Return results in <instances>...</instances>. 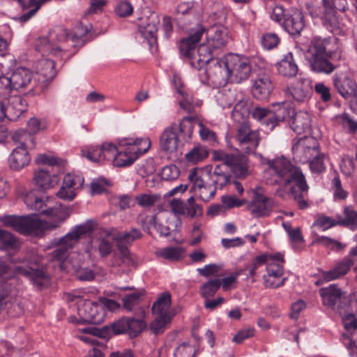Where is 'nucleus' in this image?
<instances>
[{
    "label": "nucleus",
    "mask_w": 357,
    "mask_h": 357,
    "mask_svg": "<svg viewBox=\"0 0 357 357\" xmlns=\"http://www.w3.org/2000/svg\"><path fill=\"white\" fill-rule=\"evenodd\" d=\"M36 162L47 165L48 167L35 172V186L25 195L24 203L28 208L35 211L38 215L46 216L49 220H40L33 213L27 215H3L0 216V222L3 226L22 234L43 236L46 231L59 227L70 216L72 206L61 203L47 206L46 204L50 197L46 195L45 191L59 183L56 173L60 171L62 161L47 154H39Z\"/></svg>",
    "instance_id": "f257e3e1"
},
{
    "label": "nucleus",
    "mask_w": 357,
    "mask_h": 357,
    "mask_svg": "<svg viewBox=\"0 0 357 357\" xmlns=\"http://www.w3.org/2000/svg\"><path fill=\"white\" fill-rule=\"evenodd\" d=\"M89 29L83 26L79 22L75 30L71 33L69 30L62 26H55L50 30L46 36L39 37L35 42V50L40 52L43 56L52 54L54 56L62 55L63 50L59 43L70 39L75 47H82L88 40Z\"/></svg>",
    "instance_id": "f03ea898"
},
{
    "label": "nucleus",
    "mask_w": 357,
    "mask_h": 357,
    "mask_svg": "<svg viewBox=\"0 0 357 357\" xmlns=\"http://www.w3.org/2000/svg\"><path fill=\"white\" fill-rule=\"evenodd\" d=\"M206 35V42L212 50L220 54L227 43V31L223 26H214L206 29L201 24L191 29L188 36L180 40L178 48L181 56L191 58L202 36Z\"/></svg>",
    "instance_id": "7ed1b4c3"
},
{
    "label": "nucleus",
    "mask_w": 357,
    "mask_h": 357,
    "mask_svg": "<svg viewBox=\"0 0 357 357\" xmlns=\"http://www.w3.org/2000/svg\"><path fill=\"white\" fill-rule=\"evenodd\" d=\"M197 121L195 116H185L177 126L172 123L167 127L160 137V147L167 153L177 151L182 140L188 142L191 139L194 130V123Z\"/></svg>",
    "instance_id": "20e7f679"
},
{
    "label": "nucleus",
    "mask_w": 357,
    "mask_h": 357,
    "mask_svg": "<svg viewBox=\"0 0 357 357\" xmlns=\"http://www.w3.org/2000/svg\"><path fill=\"white\" fill-rule=\"evenodd\" d=\"M334 39L333 37L321 36H314L312 38L309 49L310 56L308 61L310 69L314 73L330 75L337 68L329 60L333 51L328 47Z\"/></svg>",
    "instance_id": "39448f33"
},
{
    "label": "nucleus",
    "mask_w": 357,
    "mask_h": 357,
    "mask_svg": "<svg viewBox=\"0 0 357 357\" xmlns=\"http://www.w3.org/2000/svg\"><path fill=\"white\" fill-rule=\"evenodd\" d=\"M320 19L323 26L330 32L340 30L337 10L345 12L349 9L347 0H321Z\"/></svg>",
    "instance_id": "423d86ee"
},
{
    "label": "nucleus",
    "mask_w": 357,
    "mask_h": 357,
    "mask_svg": "<svg viewBox=\"0 0 357 357\" xmlns=\"http://www.w3.org/2000/svg\"><path fill=\"white\" fill-rule=\"evenodd\" d=\"M227 63L229 70V82L239 84L250 77L252 64L249 57L237 54H228Z\"/></svg>",
    "instance_id": "0eeeda50"
},
{
    "label": "nucleus",
    "mask_w": 357,
    "mask_h": 357,
    "mask_svg": "<svg viewBox=\"0 0 357 357\" xmlns=\"http://www.w3.org/2000/svg\"><path fill=\"white\" fill-rule=\"evenodd\" d=\"M10 75L13 86L15 91L25 89L29 86L30 89L25 94L26 96H34L40 92L36 75L29 68L22 66L15 68L11 72Z\"/></svg>",
    "instance_id": "6e6552de"
},
{
    "label": "nucleus",
    "mask_w": 357,
    "mask_h": 357,
    "mask_svg": "<svg viewBox=\"0 0 357 357\" xmlns=\"http://www.w3.org/2000/svg\"><path fill=\"white\" fill-rule=\"evenodd\" d=\"M227 55L219 59L218 56L212 59L203 68L206 79L218 86H225L229 82V70L227 67Z\"/></svg>",
    "instance_id": "1a4fd4ad"
},
{
    "label": "nucleus",
    "mask_w": 357,
    "mask_h": 357,
    "mask_svg": "<svg viewBox=\"0 0 357 357\" xmlns=\"http://www.w3.org/2000/svg\"><path fill=\"white\" fill-rule=\"evenodd\" d=\"M258 190H261V188L257 187L254 190L253 198L248 203L247 209L250 211L253 218L268 217L273 209V200L259 192Z\"/></svg>",
    "instance_id": "9d476101"
},
{
    "label": "nucleus",
    "mask_w": 357,
    "mask_h": 357,
    "mask_svg": "<svg viewBox=\"0 0 357 357\" xmlns=\"http://www.w3.org/2000/svg\"><path fill=\"white\" fill-rule=\"evenodd\" d=\"M35 75L39 91L41 92L56 75L54 61L45 57L39 59L36 64Z\"/></svg>",
    "instance_id": "9b49d317"
},
{
    "label": "nucleus",
    "mask_w": 357,
    "mask_h": 357,
    "mask_svg": "<svg viewBox=\"0 0 357 357\" xmlns=\"http://www.w3.org/2000/svg\"><path fill=\"white\" fill-rule=\"evenodd\" d=\"M279 177L284 180L285 185L294 183L300 191L307 192L308 190L309 187L301 169L289 162L283 163V170Z\"/></svg>",
    "instance_id": "f8f14e48"
},
{
    "label": "nucleus",
    "mask_w": 357,
    "mask_h": 357,
    "mask_svg": "<svg viewBox=\"0 0 357 357\" xmlns=\"http://www.w3.org/2000/svg\"><path fill=\"white\" fill-rule=\"evenodd\" d=\"M16 271L18 274L28 278L39 289H43L50 280L46 269L38 265L17 266Z\"/></svg>",
    "instance_id": "ddd939ff"
},
{
    "label": "nucleus",
    "mask_w": 357,
    "mask_h": 357,
    "mask_svg": "<svg viewBox=\"0 0 357 357\" xmlns=\"http://www.w3.org/2000/svg\"><path fill=\"white\" fill-rule=\"evenodd\" d=\"M333 85L335 91L346 100L357 97V84L345 73H335L333 76Z\"/></svg>",
    "instance_id": "4468645a"
},
{
    "label": "nucleus",
    "mask_w": 357,
    "mask_h": 357,
    "mask_svg": "<svg viewBox=\"0 0 357 357\" xmlns=\"http://www.w3.org/2000/svg\"><path fill=\"white\" fill-rule=\"evenodd\" d=\"M218 56L219 54L218 52L215 50H212V48L209 47V44L206 42L200 44L199 46L197 45L192 57L188 59H189V63L191 67L202 71L204 66Z\"/></svg>",
    "instance_id": "2eb2a0df"
},
{
    "label": "nucleus",
    "mask_w": 357,
    "mask_h": 357,
    "mask_svg": "<svg viewBox=\"0 0 357 357\" xmlns=\"http://www.w3.org/2000/svg\"><path fill=\"white\" fill-rule=\"evenodd\" d=\"M142 20V22L138 24V33L147 41L150 47H152L157 43L159 17L153 13L146 19Z\"/></svg>",
    "instance_id": "dca6fc26"
},
{
    "label": "nucleus",
    "mask_w": 357,
    "mask_h": 357,
    "mask_svg": "<svg viewBox=\"0 0 357 357\" xmlns=\"http://www.w3.org/2000/svg\"><path fill=\"white\" fill-rule=\"evenodd\" d=\"M99 301H92L86 300L84 302L82 307H79L78 311L80 315L84 316L78 320L79 324H99L103 321L102 314L99 312V308H102L99 305Z\"/></svg>",
    "instance_id": "f3484780"
},
{
    "label": "nucleus",
    "mask_w": 357,
    "mask_h": 357,
    "mask_svg": "<svg viewBox=\"0 0 357 357\" xmlns=\"http://www.w3.org/2000/svg\"><path fill=\"white\" fill-rule=\"evenodd\" d=\"M274 85L268 75L261 74L254 81L252 88L253 97L259 100H266L271 96Z\"/></svg>",
    "instance_id": "a211bd4d"
},
{
    "label": "nucleus",
    "mask_w": 357,
    "mask_h": 357,
    "mask_svg": "<svg viewBox=\"0 0 357 357\" xmlns=\"http://www.w3.org/2000/svg\"><path fill=\"white\" fill-rule=\"evenodd\" d=\"M6 105L8 119L10 121L18 120L27 112L28 102L21 96H10L6 100Z\"/></svg>",
    "instance_id": "6ab92c4d"
},
{
    "label": "nucleus",
    "mask_w": 357,
    "mask_h": 357,
    "mask_svg": "<svg viewBox=\"0 0 357 357\" xmlns=\"http://www.w3.org/2000/svg\"><path fill=\"white\" fill-rule=\"evenodd\" d=\"M226 166L230 168L231 172L236 178L244 179L248 173V158L243 154L231 153L229 158H226Z\"/></svg>",
    "instance_id": "aec40b11"
},
{
    "label": "nucleus",
    "mask_w": 357,
    "mask_h": 357,
    "mask_svg": "<svg viewBox=\"0 0 357 357\" xmlns=\"http://www.w3.org/2000/svg\"><path fill=\"white\" fill-rule=\"evenodd\" d=\"M291 96L298 102L309 100L312 94V81L308 78L298 79L294 86L288 88Z\"/></svg>",
    "instance_id": "412c9836"
},
{
    "label": "nucleus",
    "mask_w": 357,
    "mask_h": 357,
    "mask_svg": "<svg viewBox=\"0 0 357 357\" xmlns=\"http://www.w3.org/2000/svg\"><path fill=\"white\" fill-rule=\"evenodd\" d=\"M119 145L130 147L132 151V158H135L136 160L139 156L149 151L151 142L147 138L125 137L119 141Z\"/></svg>",
    "instance_id": "4be33fe9"
},
{
    "label": "nucleus",
    "mask_w": 357,
    "mask_h": 357,
    "mask_svg": "<svg viewBox=\"0 0 357 357\" xmlns=\"http://www.w3.org/2000/svg\"><path fill=\"white\" fill-rule=\"evenodd\" d=\"M278 73L282 77L294 78L298 72V67L292 52L284 54L282 59L275 63Z\"/></svg>",
    "instance_id": "5701e85b"
},
{
    "label": "nucleus",
    "mask_w": 357,
    "mask_h": 357,
    "mask_svg": "<svg viewBox=\"0 0 357 357\" xmlns=\"http://www.w3.org/2000/svg\"><path fill=\"white\" fill-rule=\"evenodd\" d=\"M30 160L31 157L25 142H20V146L13 151L8 158L10 168L15 170H20L28 165Z\"/></svg>",
    "instance_id": "b1692460"
},
{
    "label": "nucleus",
    "mask_w": 357,
    "mask_h": 357,
    "mask_svg": "<svg viewBox=\"0 0 357 357\" xmlns=\"http://www.w3.org/2000/svg\"><path fill=\"white\" fill-rule=\"evenodd\" d=\"M273 124L271 126V129H274L278 126L280 122L291 119V116L295 114L294 107L291 102H277L272 105Z\"/></svg>",
    "instance_id": "393cba45"
},
{
    "label": "nucleus",
    "mask_w": 357,
    "mask_h": 357,
    "mask_svg": "<svg viewBox=\"0 0 357 357\" xmlns=\"http://www.w3.org/2000/svg\"><path fill=\"white\" fill-rule=\"evenodd\" d=\"M282 27L291 36H298L305 27L304 17L301 12L288 13L283 22Z\"/></svg>",
    "instance_id": "a878e982"
},
{
    "label": "nucleus",
    "mask_w": 357,
    "mask_h": 357,
    "mask_svg": "<svg viewBox=\"0 0 357 357\" xmlns=\"http://www.w3.org/2000/svg\"><path fill=\"white\" fill-rule=\"evenodd\" d=\"M291 128L297 134L310 133L311 130V119L307 113L295 112L289 120Z\"/></svg>",
    "instance_id": "bb28decb"
},
{
    "label": "nucleus",
    "mask_w": 357,
    "mask_h": 357,
    "mask_svg": "<svg viewBox=\"0 0 357 357\" xmlns=\"http://www.w3.org/2000/svg\"><path fill=\"white\" fill-rule=\"evenodd\" d=\"M355 261L353 259L345 256L335 264L333 268L328 271H324V279L327 281H331L345 275L350 271Z\"/></svg>",
    "instance_id": "cd10ccee"
},
{
    "label": "nucleus",
    "mask_w": 357,
    "mask_h": 357,
    "mask_svg": "<svg viewBox=\"0 0 357 357\" xmlns=\"http://www.w3.org/2000/svg\"><path fill=\"white\" fill-rule=\"evenodd\" d=\"M319 294L323 304L328 307H334L338 301L342 300V291L335 284L320 289Z\"/></svg>",
    "instance_id": "c85d7f7f"
},
{
    "label": "nucleus",
    "mask_w": 357,
    "mask_h": 357,
    "mask_svg": "<svg viewBox=\"0 0 357 357\" xmlns=\"http://www.w3.org/2000/svg\"><path fill=\"white\" fill-rule=\"evenodd\" d=\"M337 223L339 226L351 229L357 227V212L351 206H347L343 209V215H337Z\"/></svg>",
    "instance_id": "c756f323"
},
{
    "label": "nucleus",
    "mask_w": 357,
    "mask_h": 357,
    "mask_svg": "<svg viewBox=\"0 0 357 357\" xmlns=\"http://www.w3.org/2000/svg\"><path fill=\"white\" fill-rule=\"evenodd\" d=\"M252 117L260 121L267 131H272L271 126L273 124V109L255 107L252 112Z\"/></svg>",
    "instance_id": "7c9ffc66"
},
{
    "label": "nucleus",
    "mask_w": 357,
    "mask_h": 357,
    "mask_svg": "<svg viewBox=\"0 0 357 357\" xmlns=\"http://www.w3.org/2000/svg\"><path fill=\"white\" fill-rule=\"evenodd\" d=\"M93 220H88L85 223L76 225L70 231L65 235L68 242L73 243L79 241L82 235L90 234L93 231Z\"/></svg>",
    "instance_id": "2f4dec72"
},
{
    "label": "nucleus",
    "mask_w": 357,
    "mask_h": 357,
    "mask_svg": "<svg viewBox=\"0 0 357 357\" xmlns=\"http://www.w3.org/2000/svg\"><path fill=\"white\" fill-rule=\"evenodd\" d=\"M303 146L304 148L316 150L317 153L319 151V143L318 140L312 136L305 135L293 145L292 152L295 157H299L300 147Z\"/></svg>",
    "instance_id": "473e14b6"
},
{
    "label": "nucleus",
    "mask_w": 357,
    "mask_h": 357,
    "mask_svg": "<svg viewBox=\"0 0 357 357\" xmlns=\"http://www.w3.org/2000/svg\"><path fill=\"white\" fill-rule=\"evenodd\" d=\"M212 179L213 189L210 190L209 195L205 198L202 194L199 195V199L204 202H209L210 199L215 196L218 185H219L220 189H222L225 185L231 183V176L226 173L216 176L215 179ZM202 193H203V192Z\"/></svg>",
    "instance_id": "72a5a7b5"
},
{
    "label": "nucleus",
    "mask_w": 357,
    "mask_h": 357,
    "mask_svg": "<svg viewBox=\"0 0 357 357\" xmlns=\"http://www.w3.org/2000/svg\"><path fill=\"white\" fill-rule=\"evenodd\" d=\"M127 321L128 335L131 338L137 337L146 327V324L142 318L127 317Z\"/></svg>",
    "instance_id": "f704fd0d"
},
{
    "label": "nucleus",
    "mask_w": 357,
    "mask_h": 357,
    "mask_svg": "<svg viewBox=\"0 0 357 357\" xmlns=\"http://www.w3.org/2000/svg\"><path fill=\"white\" fill-rule=\"evenodd\" d=\"M221 287L219 279H211L200 287L199 294L203 298L213 297Z\"/></svg>",
    "instance_id": "c9c22d12"
},
{
    "label": "nucleus",
    "mask_w": 357,
    "mask_h": 357,
    "mask_svg": "<svg viewBox=\"0 0 357 357\" xmlns=\"http://www.w3.org/2000/svg\"><path fill=\"white\" fill-rule=\"evenodd\" d=\"M331 190L333 192V199L337 200H345L349 195V192L344 189L340 176L337 172H335V176L331 181Z\"/></svg>",
    "instance_id": "e433bc0d"
},
{
    "label": "nucleus",
    "mask_w": 357,
    "mask_h": 357,
    "mask_svg": "<svg viewBox=\"0 0 357 357\" xmlns=\"http://www.w3.org/2000/svg\"><path fill=\"white\" fill-rule=\"evenodd\" d=\"M208 156V151L204 146H195L185 155L188 162L196 164Z\"/></svg>",
    "instance_id": "4c0bfd02"
},
{
    "label": "nucleus",
    "mask_w": 357,
    "mask_h": 357,
    "mask_svg": "<svg viewBox=\"0 0 357 357\" xmlns=\"http://www.w3.org/2000/svg\"><path fill=\"white\" fill-rule=\"evenodd\" d=\"M171 305V294L165 292L153 303L152 311L153 313H167Z\"/></svg>",
    "instance_id": "58836bf2"
},
{
    "label": "nucleus",
    "mask_w": 357,
    "mask_h": 357,
    "mask_svg": "<svg viewBox=\"0 0 357 357\" xmlns=\"http://www.w3.org/2000/svg\"><path fill=\"white\" fill-rule=\"evenodd\" d=\"M145 295V290L140 289L126 295L122 298L123 307L128 311H132L133 307L138 305L142 298Z\"/></svg>",
    "instance_id": "ea45409f"
},
{
    "label": "nucleus",
    "mask_w": 357,
    "mask_h": 357,
    "mask_svg": "<svg viewBox=\"0 0 357 357\" xmlns=\"http://www.w3.org/2000/svg\"><path fill=\"white\" fill-rule=\"evenodd\" d=\"M114 160L116 166L123 167L133 164L135 158H132V151L128 147L124 151H118Z\"/></svg>",
    "instance_id": "a19ab883"
},
{
    "label": "nucleus",
    "mask_w": 357,
    "mask_h": 357,
    "mask_svg": "<svg viewBox=\"0 0 357 357\" xmlns=\"http://www.w3.org/2000/svg\"><path fill=\"white\" fill-rule=\"evenodd\" d=\"M158 317L150 325V329L153 333L158 335L162 333L165 325L170 322L171 317L167 313H157Z\"/></svg>",
    "instance_id": "79ce46f5"
},
{
    "label": "nucleus",
    "mask_w": 357,
    "mask_h": 357,
    "mask_svg": "<svg viewBox=\"0 0 357 357\" xmlns=\"http://www.w3.org/2000/svg\"><path fill=\"white\" fill-rule=\"evenodd\" d=\"M183 252V249L181 247H167L160 251V256L170 261H178Z\"/></svg>",
    "instance_id": "37998d69"
},
{
    "label": "nucleus",
    "mask_w": 357,
    "mask_h": 357,
    "mask_svg": "<svg viewBox=\"0 0 357 357\" xmlns=\"http://www.w3.org/2000/svg\"><path fill=\"white\" fill-rule=\"evenodd\" d=\"M325 155L320 151L315 153V155L309 161L310 168L312 172L320 174L325 171L326 167L324 163Z\"/></svg>",
    "instance_id": "c03bdc74"
},
{
    "label": "nucleus",
    "mask_w": 357,
    "mask_h": 357,
    "mask_svg": "<svg viewBox=\"0 0 357 357\" xmlns=\"http://www.w3.org/2000/svg\"><path fill=\"white\" fill-rule=\"evenodd\" d=\"M280 43V38L274 33H266L261 38V44L264 49L272 50Z\"/></svg>",
    "instance_id": "a18cd8bd"
},
{
    "label": "nucleus",
    "mask_w": 357,
    "mask_h": 357,
    "mask_svg": "<svg viewBox=\"0 0 357 357\" xmlns=\"http://www.w3.org/2000/svg\"><path fill=\"white\" fill-rule=\"evenodd\" d=\"M16 238L10 232L0 229V245L2 249L13 248Z\"/></svg>",
    "instance_id": "49530a36"
},
{
    "label": "nucleus",
    "mask_w": 357,
    "mask_h": 357,
    "mask_svg": "<svg viewBox=\"0 0 357 357\" xmlns=\"http://www.w3.org/2000/svg\"><path fill=\"white\" fill-rule=\"evenodd\" d=\"M142 236L141 231L137 228H132L130 231L119 233L116 235L119 240L121 239L129 245L135 240L141 238Z\"/></svg>",
    "instance_id": "de8ad7c7"
},
{
    "label": "nucleus",
    "mask_w": 357,
    "mask_h": 357,
    "mask_svg": "<svg viewBox=\"0 0 357 357\" xmlns=\"http://www.w3.org/2000/svg\"><path fill=\"white\" fill-rule=\"evenodd\" d=\"M179 174L180 169L175 165L165 166L160 172L161 178L165 181L174 180Z\"/></svg>",
    "instance_id": "09e8293b"
},
{
    "label": "nucleus",
    "mask_w": 357,
    "mask_h": 357,
    "mask_svg": "<svg viewBox=\"0 0 357 357\" xmlns=\"http://www.w3.org/2000/svg\"><path fill=\"white\" fill-rule=\"evenodd\" d=\"M314 89L315 93L319 96L322 102L326 103L332 100L333 96L331 92V89L324 83H316Z\"/></svg>",
    "instance_id": "8fccbe9b"
},
{
    "label": "nucleus",
    "mask_w": 357,
    "mask_h": 357,
    "mask_svg": "<svg viewBox=\"0 0 357 357\" xmlns=\"http://www.w3.org/2000/svg\"><path fill=\"white\" fill-rule=\"evenodd\" d=\"M110 182L105 178L93 180L91 183V193L101 195L106 191L105 186H109Z\"/></svg>",
    "instance_id": "3c124183"
},
{
    "label": "nucleus",
    "mask_w": 357,
    "mask_h": 357,
    "mask_svg": "<svg viewBox=\"0 0 357 357\" xmlns=\"http://www.w3.org/2000/svg\"><path fill=\"white\" fill-rule=\"evenodd\" d=\"M13 285L12 282L6 280L0 282V309L7 301H5L13 292Z\"/></svg>",
    "instance_id": "603ef678"
},
{
    "label": "nucleus",
    "mask_w": 357,
    "mask_h": 357,
    "mask_svg": "<svg viewBox=\"0 0 357 357\" xmlns=\"http://www.w3.org/2000/svg\"><path fill=\"white\" fill-rule=\"evenodd\" d=\"M102 149V158L104 160H114L117 155L118 149L113 143H105L101 146Z\"/></svg>",
    "instance_id": "864d4df0"
},
{
    "label": "nucleus",
    "mask_w": 357,
    "mask_h": 357,
    "mask_svg": "<svg viewBox=\"0 0 357 357\" xmlns=\"http://www.w3.org/2000/svg\"><path fill=\"white\" fill-rule=\"evenodd\" d=\"M336 225H338L337 220L324 215L319 216L313 223V226H319L321 227L324 231Z\"/></svg>",
    "instance_id": "5fc2aeb1"
},
{
    "label": "nucleus",
    "mask_w": 357,
    "mask_h": 357,
    "mask_svg": "<svg viewBox=\"0 0 357 357\" xmlns=\"http://www.w3.org/2000/svg\"><path fill=\"white\" fill-rule=\"evenodd\" d=\"M111 326L113 335L128 334L127 326H128V322L127 317H123L119 319L111 324Z\"/></svg>",
    "instance_id": "6e6d98bb"
},
{
    "label": "nucleus",
    "mask_w": 357,
    "mask_h": 357,
    "mask_svg": "<svg viewBox=\"0 0 357 357\" xmlns=\"http://www.w3.org/2000/svg\"><path fill=\"white\" fill-rule=\"evenodd\" d=\"M13 81L11 75L9 73L0 75V93L7 94L13 91Z\"/></svg>",
    "instance_id": "4d7b16f0"
},
{
    "label": "nucleus",
    "mask_w": 357,
    "mask_h": 357,
    "mask_svg": "<svg viewBox=\"0 0 357 357\" xmlns=\"http://www.w3.org/2000/svg\"><path fill=\"white\" fill-rule=\"evenodd\" d=\"M82 332L84 333L89 334L93 335V337H84L82 336L80 339L87 343H90L91 344H98V340L95 337H98V334L99 332V328L96 326H89L86 327L82 329Z\"/></svg>",
    "instance_id": "13d9d810"
},
{
    "label": "nucleus",
    "mask_w": 357,
    "mask_h": 357,
    "mask_svg": "<svg viewBox=\"0 0 357 357\" xmlns=\"http://www.w3.org/2000/svg\"><path fill=\"white\" fill-rule=\"evenodd\" d=\"M115 12L119 16L125 17L132 13L133 7L130 2L127 1H121L116 6Z\"/></svg>",
    "instance_id": "bf43d9fd"
},
{
    "label": "nucleus",
    "mask_w": 357,
    "mask_h": 357,
    "mask_svg": "<svg viewBox=\"0 0 357 357\" xmlns=\"http://www.w3.org/2000/svg\"><path fill=\"white\" fill-rule=\"evenodd\" d=\"M305 192H298L296 186H291L289 190V193L293 196L294 199L297 202V204L301 210L306 209L309 207L308 202L304 199L303 195Z\"/></svg>",
    "instance_id": "052dcab7"
},
{
    "label": "nucleus",
    "mask_w": 357,
    "mask_h": 357,
    "mask_svg": "<svg viewBox=\"0 0 357 357\" xmlns=\"http://www.w3.org/2000/svg\"><path fill=\"white\" fill-rule=\"evenodd\" d=\"M244 271V269H240L233 272L229 276L225 277L220 280L224 290H228L234 284L236 283L238 275H242Z\"/></svg>",
    "instance_id": "680f3d73"
},
{
    "label": "nucleus",
    "mask_w": 357,
    "mask_h": 357,
    "mask_svg": "<svg viewBox=\"0 0 357 357\" xmlns=\"http://www.w3.org/2000/svg\"><path fill=\"white\" fill-rule=\"evenodd\" d=\"M114 240L116 241V246L119 251L120 258L121 259H130V252L128 249V244L126 243L121 239H119L118 236H115Z\"/></svg>",
    "instance_id": "e2e57ef3"
},
{
    "label": "nucleus",
    "mask_w": 357,
    "mask_h": 357,
    "mask_svg": "<svg viewBox=\"0 0 357 357\" xmlns=\"http://www.w3.org/2000/svg\"><path fill=\"white\" fill-rule=\"evenodd\" d=\"M288 13L289 12H286L282 6H275L273 9L271 18L282 26L284 18H286Z\"/></svg>",
    "instance_id": "0e129e2a"
},
{
    "label": "nucleus",
    "mask_w": 357,
    "mask_h": 357,
    "mask_svg": "<svg viewBox=\"0 0 357 357\" xmlns=\"http://www.w3.org/2000/svg\"><path fill=\"white\" fill-rule=\"evenodd\" d=\"M340 118L343 126L348 128L349 132L355 133L357 131V122L352 119L349 114L344 112Z\"/></svg>",
    "instance_id": "69168bd1"
},
{
    "label": "nucleus",
    "mask_w": 357,
    "mask_h": 357,
    "mask_svg": "<svg viewBox=\"0 0 357 357\" xmlns=\"http://www.w3.org/2000/svg\"><path fill=\"white\" fill-rule=\"evenodd\" d=\"M95 276L93 271L89 268H80L75 273L76 278L80 281H92Z\"/></svg>",
    "instance_id": "338daca9"
},
{
    "label": "nucleus",
    "mask_w": 357,
    "mask_h": 357,
    "mask_svg": "<svg viewBox=\"0 0 357 357\" xmlns=\"http://www.w3.org/2000/svg\"><path fill=\"white\" fill-rule=\"evenodd\" d=\"M342 322L344 328L347 331H354L357 329V318L355 317L354 314L348 313L342 318Z\"/></svg>",
    "instance_id": "774afa93"
}]
</instances>
